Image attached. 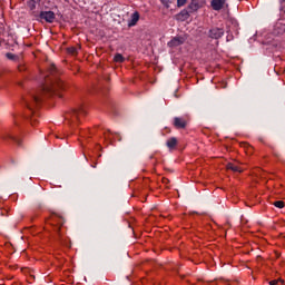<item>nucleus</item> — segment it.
I'll use <instances>...</instances> for the list:
<instances>
[{"mask_svg": "<svg viewBox=\"0 0 285 285\" xmlns=\"http://www.w3.org/2000/svg\"><path fill=\"white\" fill-rule=\"evenodd\" d=\"M57 67L55 65H50L49 67V73L51 75V78L47 80V85L42 88L41 92H48L49 95H58V97H61L59 95V90H63V81L59 79V76L56 75Z\"/></svg>", "mask_w": 285, "mask_h": 285, "instance_id": "nucleus-1", "label": "nucleus"}, {"mask_svg": "<svg viewBox=\"0 0 285 285\" xmlns=\"http://www.w3.org/2000/svg\"><path fill=\"white\" fill-rule=\"evenodd\" d=\"M86 115V107L80 106L76 109H71L70 111L66 112L65 119L71 126V128H76V126H79V124H81V119H83Z\"/></svg>", "mask_w": 285, "mask_h": 285, "instance_id": "nucleus-2", "label": "nucleus"}, {"mask_svg": "<svg viewBox=\"0 0 285 285\" xmlns=\"http://www.w3.org/2000/svg\"><path fill=\"white\" fill-rule=\"evenodd\" d=\"M27 108L31 112V124L35 126V112L41 106V94H29L24 99Z\"/></svg>", "mask_w": 285, "mask_h": 285, "instance_id": "nucleus-3", "label": "nucleus"}, {"mask_svg": "<svg viewBox=\"0 0 285 285\" xmlns=\"http://www.w3.org/2000/svg\"><path fill=\"white\" fill-rule=\"evenodd\" d=\"M210 39H222L224 37V29L222 28H213L209 30Z\"/></svg>", "mask_w": 285, "mask_h": 285, "instance_id": "nucleus-4", "label": "nucleus"}, {"mask_svg": "<svg viewBox=\"0 0 285 285\" xmlns=\"http://www.w3.org/2000/svg\"><path fill=\"white\" fill-rule=\"evenodd\" d=\"M40 19H43L45 21H47V23H53L55 22V12L42 11L40 13Z\"/></svg>", "mask_w": 285, "mask_h": 285, "instance_id": "nucleus-5", "label": "nucleus"}, {"mask_svg": "<svg viewBox=\"0 0 285 285\" xmlns=\"http://www.w3.org/2000/svg\"><path fill=\"white\" fill-rule=\"evenodd\" d=\"M185 41L186 39H184V37H175L168 42V46L169 48H177L178 46L184 45Z\"/></svg>", "mask_w": 285, "mask_h": 285, "instance_id": "nucleus-6", "label": "nucleus"}, {"mask_svg": "<svg viewBox=\"0 0 285 285\" xmlns=\"http://www.w3.org/2000/svg\"><path fill=\"white\" fill-rule=\"evenodd\" d=\"M226 4V0H212V8L213 10L219 11Z\"/></svg>", "mask_w": 285, "mask_h": 285, "instance_id": "nucleus-7", "label": "nucleus"}, {"mask_svg": "<svg viewBox=\"0 0 285 285\" xmlns=\"http://www.w3.org/2000/svg\"><path fill=\"white\" fill-rule=\"evenodd\" d=\"M187 124L188 122L184 118H180V117L174 118L175 128H186Z\"/></svg>", "mask_w": 285, "mask_h": 285, "instance_id": "nucleus-8", "label": "nucleus"}, {"mask_svg": "<svg viewBox=\"0 0 285 285\" xmlns=\"http://www.w3.org/2000/svg\"><path fill=\"white\" fill-rule=\"evenodd\" d=\"M188 19H190V12H188L186 9L177 14L178 21H188Z\"/></svg>", "mask_w": 285, "mask_h": 285, "instance_id": "nucleus-9", "label": "nucleus"}, {"mask_svg": "<svg viewBox=\"0 0 285 285\" xmlns=\"http://www.w3.org/2000/svg\"><path fill=\"white\" fill-rule=\"evenodd\" d=\"M138 21H139V11H136L131 14L130 20L128 21V27L132 28L134 26H137Z\"/></svg>", "mask_w": 285, "mask_h": 285, "instance_id": "nucleus-10", "label": "nucleus"}, {"mask_svg": "<svg viewBox=\"0 0 285 285\" xmlns=\"http://www.w3.org/2000/svg\"><path fill=\"white\" fill-rule=\"evenodd\" d=\"M227 170H233V173H244V169H242V167H239L233 163L227 164Z\"/></svg>", "mask_w": 285, "mask_h": 285, "instance_id": "nucleus-11", "label": "nucleus"}, {"mask_svg": "<svg viewBox=\"0 0 285 285\" xmlns=\"http://www.w3.org/2000/svg\"><path fill=\"white\" fill-rule=\"evenodd\" d=\"M188 8L190 12H197L199 10V3H197V0H193Z\"/></svg>", "mask_w": 285, "mask_h": 285, "instance_id": "nucleus-12", "label": "nucleus"}, {"mask_svg": "<svg viewBox=\"0 0 285 285\" xmlns=\"http://www.w3.org/2000/svg\"><path fill=\"white\" fill-rule=\"evenodd\" d=\"M175 146H177V138L171 137L167 140V148H169V150H173V148H175Z\"/></svg>", "mask_w": 285, "mask_h": 285, "instance_id": "nucleus-13", "label": "nucleus"}, {"mask_svg": "<svg viewBox=\"0 0 285 285\" xmlns=\"http://www.w3.org/2000/svg\"><path fill=\"white\" fill-rule=\"evenodd\" d=\"M114 61H116V63H124L125 61V58L121 53H117L115 57H114Z\"/></svg>", "mask_w": 285, "mask_h": 285, "instance_id": "nucleus-14", "label": "nucleus"}, {"mask_svg": "<svg viewBox=\"0 0 285 285\" xmlns=\"http://www.w3.org/2000/svg\"><path fill=\"white\" fill-rule=\"evenodd\" d=\"M67 52H68L69 55H77V48H76V47H69V48L67 49Z\"/></svg>", "mask_w": 285, "mask_h": 285, "instance_id": "nucleus-15", "label": "nucleus"}, {"mask_svg": "<svg viewBox=\"0 0 285 285\" xmlns=\"http://www.w3.org/2000/svg\"><path fill=\"white\" fill-rule=\"evenodd\" d=\"M274 206H275L276 208H283V207H284V202L277 200V202L274 203Z\"/></svg>", "mask_w": 285, "mask_h": 285, "instance_id": "nucleus-16", "label": "nucleus"}, {"mask_svg": "<svg viewBox=\"0 0 285 285\" xmlns=\"http://www.w3.org/2000/svg\"><path fill=\"white\" fill-rule=\"evenodd\" d=\"M188 0H177V6H178V8H181V7H184V6H186V2H187Z\"/></svg>", "mask_w": 285, "mask_h": 285, "instance_id": "nucleus-17", "label": "nucleus"}, {"mask_svg": "<svg viewBox=\"0 0 285 285\" xmlns=\"http://www.w3.org/2000/svg\"><path fill=\"white\" fill-rule=\"evenodd\" d=\"M279 282H282V281H279V279H274V281H271L269 284H271V285H277V284H279Z\"/></svg>", "mask_w": 285, "mask_h": 285, "instance_id": "nucleus-18", "label": "nucleus"}, {"mask_svg": "<svg viewBox=\"0 0 285 285\" xmlns=\"http://www.w3.org/2000/svg\"><path fill=\"white\" fill-rule=\"evenodd\" d=\"M14 55L13 53H7V59H14Z\"/></svg>", "mask_w": 285, "mask_h": 285, "instance_id": "nucleus-19", "label": "nucleus"}, {"mask_svg": "<svg viewBox=\"0 0 285 285\" xmlns=\"http://www.w3.org/2000/svg\"><path fill=\"white\" fill-rule=\"evenodd\" d=\"M285 3V0H282Z\"/></svg>", "mask_w": 285, "mask_h": 285, "instance_id": "nucleus-20", "label": "nucleus"}]
</instances>
